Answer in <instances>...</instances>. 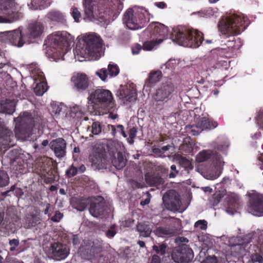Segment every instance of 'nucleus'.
<instances>
[{"label": "nucleus", "instance_id": "obj_1", "mask_svg": "<svg viewBox=\"0 0 263 263\" xmlns=\"http://www.w3.org/2000/svg\"><path fill=\"white\" fill-rule=\"evenodd\" d=\"M152 34L162 41L168 37L179 45L191 48L198 47L203 41V34L194 29L176 28L170 32L168 28L160 23L151 24L149 26Z\"/></svg>", "mask_w": 263, "mask_h": 263}, {"label": "nucleus", "instance_id": "obj_2", "mask_svg": "<svg viewBox=\"0 0 263 263\" xmlns=\"http://www.w3.org/2000/svg\"><path fill=\"white\" fill-rule=\"evenodd\" d=\"M84 11L88 18L95 17L94 9L97 7L100 13L118 15L122 10L124 0H84Z\"/></svg>", "mask_w": 263, "mask_h": 263}, {"label": "nucleus", "instance_id": "obj_3", "mask_svg": "<svg viewBox=\"0 0 263 263\" xmlns=\"http://www.w3.org/2000/svg\"><path fill=\"white\" fill-rule=\"evenodd\" d=\"M247 18L241 15L232 14L219 21L218 28L225 37L235 36L243 32L248 26Z\"/></svg>", "mask_w": 263, "mask_h": 263}, {"label": "nucleus", "instance_id": "obj_4", "mask_svg": "<svg viewBox=\"0 0 263 263\" xmlns=\"http://www.w3.org/2000/svg\"><path fill=\"white\" fill-rule=\"evenodd\" d=\"M73 39L70 34L64 31H56L49 35L44 41L47 51L52 53H66L70 49Z\"/></svg>", "mask_w": 263, "mask_h": 263}, {"label": "nucleus", "instance_id": "obj_5", "mask_svg": "<svg viewBox=\"0 0 263 263\" xmlns=\"http://www.w3.org/2000/svg\"><path fill=\"white\" fill-rule=\"evenodd\" d=\"M148 11L143 7L134 6L126 10L124 14L123 22L131 30L141 29L149 21Z\"/></svg>", "mask_w": 263, "mask_h": 263}, {"label": "nucleus", "instance_id": "obj_6", "mask_svg": "<svg viewBox=\"0 0 263 263\" xmlns=\"http://www.w3.org/2000/svg\"><path fill=\"white\" fill-rule=\"evenodd\" d=\"M34 173L38 175V181L41 184H50L55 180L57 171L47 157H41L34 163Z\"/></svg>", "mask_w": 263, "mask_h": 263}, {"label": "nucleus", "instance_id": "obj_7", "mask_svg": "<svg viewBox=\"0 0 263 263\" xmlns=\"http://www.w3.org/2000/svg\"><path fill=\"white\" fill-rule=\"evenodd\" d=\"M84 44L82 47L78 44L74 51L83 58L91 57L96 58L100 54L102 48V40L100 36H97L95 33L87 35L83 40Z\"/></svg>", "mask_w": 263, "mask_h": 263}, {"label": "nucleus", "instance_id": "obj_8", "mask_svg": "<svg viewBox=\"0 0 263 263\" xmlns=\"http://www.w3.org/2000/svg\"><path fill=\"white\" fill-rule=\"evenodd\" d=\"M88 99L92 103H98L106 107H112L113 105V96L112 93L107 89H96L90 93Z\"/></svg>", "mask_w": 263, "mask_h": 263}, {"label": "nucleus", "instance_id": "obj_9", "mask_svg": "<svg viewBox=\"0 0 263 263\" xmlns=\"http://www.w3.org/2000/svg\"><path fill=\"white\" fill-rule=\"evenodd\" d=\"M172 259L177 263H189L194 258L192 249L186 244L174 248L171 254Z\"/></svg>", "mask_w": 263, "mask_h": 263}, {"label": "nucleus", "instance_id": "obj_10", "mask_svg": "<svg viewBox=\"0 0 263 263\" xmlns=\"http://www.w3.org/2000/svg\"><path fill=\"white\" fill-rule=\"evenodd\" d=\"M89 160L91 166L96 169L106 168L108 161L105 149L102 147H95L92 153L89 156Z\"/></svg>", "mask_w": 263, "mask_h": 263}, {"label": "nucleus", "instance_id": "obj_11", "mask_svg": "<svg viewBox=\"0 0 263 263\" xmlns=\"http://www.w3.org/2000/svg\"><path fill=\"white\" fill-rule=\"evenodd\" d=\"M163 200L168 209L172 211L182 212L184 209H181L182 204L180 196L174 190H170L163 196Z\"/></svg>", "mask_w": 263, "mask_h": 263}, {"label": "nucleus", "instance_id": "obj_12", "mask_svg": "<svg viewBox=\"0 0 263 263\" xmlns=\"http://www.w3.org/2000/svg\"><path fill=\"white\" fill-rule=\"evenodd\" d=\"M34 93L39 96H42L48 90V86L44 73L34 63Z\"/></svg>", "mask_w": 263, "mask_h": 263}, {"label": "nucleus", "instance_id": "obj_13", "mask_svg": "<svg viewBox=\"0 0 263 263\" xmlns=\"http://www.w3.org/2000/svg\"><path fill=\"white\" fill-rule=\"evenodd\" d=\"M101 250V245L98 241H91L90 240H84L79 248V252L81 255L88 259H91L96 254L100 253Z\"/></svg>", "mask_w": 263, "mask_h": 263}, {"label": "nucleus", "instance_id": "obj_14", "mask_svg": "<svg viewBox=\"0 0 263 263\" xmlns=\"http://www.w3.org/2000/svg\"><path fill=\"white\" fill-rule=\"evenodd\" d=\"M174 90V85L172 82L162 83L156 90L154 99L157 102L167 101L172 97Z\"/></svg>", "mask_w": 263, "mask_h": 263}, {"label": "nucleus", "instance_id": "obj_15", "mask_svg": "<svg viewBox=\"0 0 263 263\" xmlns=\"http://www.w3.org/2000/svg\"><path fill=\"white\" fill-rule=\"evenodd\" d=\"M248 210L254 215H263V196L259 195H252L250 196L248 204Z\"/></svg>", "mask_w": 263, "mask_h": 263}, {"label": "nucleus", "instance_id": "obj_16", "mask_svg": "<svg viewBox=\"0 0 263 263\" xmlns=\"http://www.w3.org/2000/svg\"><path fill=\"white\" fill-rule=\"evenodd\" d=\"M52 257L57 260L65 259L69 254V249L65 244L59 242L51 243L50 247Z\"/></svg>", "mask_w": 263, "mask_h": 263}, {"label": "nucleus", "instance_id": "obj_17", "mask_svg": "<svg viewBox=\"0 0 263 263\" xmlns=\"http://www.w3.org/2000/svg\"><path fill=\"white\" fill-rule=\"evenodd\" d=\"M71 81L74 88L78 91L82 92L86 90L89 84L88 77L85 73H77L72 76Z\"/></svg>", "mask_w": 263, "mask_h": 263}, {"label": "nucleus", "instance_id": "obj_18", "mask_svg": "<svg viewBox=\"0 0 263 263\" xmlns=\"http://www.w3.org/2000/svg\"><path fill=\"white\" fill-rule=\"evenodd\" d=\"M49 146L57 158L61 159L66 155V142L63 138H59L52 140Z\"/></svg>", "mask_w": 263, "mask_h": 263}, {"label": "nucleus", "instance_id": "obj_19", "mask_svg": "<svg viewBox=\"0 0 263 263\" xmlns=\"http://www.w3.org/2000/svg\"><path fill=\"white\" fill-rule=\"evenodd\" d=\"M218 123L212 118L208 116L201 118L196 124L195 127L199 128L201 131L204 130H211L217 127Z\"/></svg>", "mask_w": 263, "mask_h": 263}, {"label": "nucleus", "instance_id": "obj_20", "mask_svg": "<svg viewBox=\"0 0 263 263\" xmlns=\"http://www.w3.org/2000/svg\"><path fill=\"white\" fill-rule=\"evenodd\" d=\"M119 73V68L116 64H109L108 68H102L96 72V74L103 81H105L108 75L110 77L117 76Z\"/></svg>", "mask_w": 263, "mask_h": 263}, {"label": "nucleus", "instance_id": "obj_21", "mask_svg": "<svg viewBox=\"0 0 263 263\" xmlns=\"http://www.w3.org/2000/svg\"><path fill=\"white\" fill-rule=\"evenodd\" d=\"M89 203V198L84 197H72L70 200L72 207L79 211H83Z\"/></svg>", "mask_w": 263, "mask_h": 263}, {"label": "nucleus", "instance_id": "obj_22", "mask_svg": "<svg viewBox=\"0 0 263 263\" xmlns=\"http://www.w3.org/2000/svg\"><path fill=\"white\" fill-rule=\"evenodd\" d=\"M118 95L120 99L129 102L135 101L137 98L136 90L134 88L120 90Z\"/></svg>", "mask_w": 263, "mask_h": 263}, {"label": "nucleus", "instance_id": "obj_23", "mask_svg": "<svg viewBox=\"0 0 263 263\" xmlns=\"http://www.w3.org/2000/svg\"><path fill=\"white\" fill-rule=\"evenodd\" d=\"M9 40L13 45L18 47H22L24 44L22 38V31L20 29L8 32Z\"/></svg>", "mask_w": 263, "mask_h": 263}, {"label": "nucleus", "instance_id": "obj_24", "mask_svg": "<svg viewBox=\"0 0 263 263\" xmlns=\"http://www.w3.org/2000/svg\"><path fill=\"white\" fill-rule=\"evenodd\" d=\"M89 211L90 214L94 217H98L103 215L105 211V204L103 202H90Z\"/></svg>", "mask_w": 263, "mask_h": 263}, {"label": "nucleus", "instance_id": "obj_25", "mask_svg": "<svg viewBox=\"0 0 263 263\" xmlns=\"http://www.w3.org/2000/svg\"><path fill=\"white\" fill-rule=\"evenodd\" d=\"M145 180L146 183L151 186L160 185L163 182V179L159 175L149 172L145 174Z\"/></svg>", "mask_w": 263, "mask_h": 263}, {"label": "nucleus", "instance_id": "obj_26", "mask_svg": "<svg viewBox=\"0 0 263 263\" xmlns=\"http://www.w3.org/2000/svg\"><path fill=\"white\" fill-rule=\"evenodd\" d=\"M46 29L45 25L42 22H34V40L41 41L44 36Z\"/></svg>", "mask_w": 263, "mask_h": 263}, {"label": "nucleus", "instance_id": "obj_27", "mask_svg": "<svg viewBox=\"0 0 263 263\" xmlns=\"http://www.w3.org/2000/svg\"><path fill=\"white\" fill-rule=\"evenodd\" d=\"M162 77V72L160 70L152 71L146 80L145 83L149 87L159 82Z\"/></svg>", "mask_w": 263, "mask_h": 263}, {"label": "nucleus", "instance_id": "obj_28", "mask_svg": "<svg viewBox=\"0 0 263 263\" xmlns=\"http://www.w3.org/2000/svg\"><path fill=\"white\" fill-rule=\"evenodd\" d=\"M111 163L116 168L120 170L122 169L125 166L126 159L124 158L122 153H118L117 154V157L114 156L112 159Z\"/></svg>", "mask_w": 263, "mask_h": 263}, {"label": "nucleus", "instance_id": "obj_29", "mask_svg": "<svg viewBox=\"0 0 263 263\" xmlns=\"http://www.w3.org/2000/svg\"><path fill=\"white\" fill-rule=\"evenodd\" d=\"M47 17L51 21L63 23L65 21L63 14L59 11L51 10L47 14Z\"/></svg>", "mask_w": 263, "mask_h": 263}, {"label": "nucleus", "instance_id": "obj_30", "mask_svg": "<svg viewBox=\"0 0 263 263\" xmlns=\"http://www.w3.org/2000/svg\"><path fill=\"white\" fill-rule=\"evenodd\" d=\"M137 230L140 235L144 237H149L152 232L150 226L145 222L139 223L137 226Z\"/></svg>", "mask_w": 263, "mask_h": 263}, {"label": "nucleus", "instance_id": "obj_31", "mask_svg": "<svg viewBox=\"0 0 263 263\" xmlns=\"http://www.w3.org/2000/svg\"><path fill=\"white\" fill-rule=\"evenodd\" d=\"M177 160L179 164L182 167L184 168V170L186 171L187 173L192 170L194 166L191 162V161L187 159L186 157L182 156H178Z\"/></svg>", "mask_w": 263, "mask_h": 263}, {"label": "nucleus", "instance_id": "obj_32", "mask_svg": "<svg viewBox=\"0 0 263 263\" xmlns=\"http://www.w3.org/2000/svg\"><path fill=\"white\" fill-rule=\"evenodd\" d=\"M0 112H5L9 114L12 113L14 110V103L11 101H7L1 104Z\"/></svg>", "mask_w": 263, "mask_h": 263}, {"label": "nucleus", "instance_id": "obj_33", "mask_svg": "<svg viewBox=\"0 0 263 263\" xmlns=\"http://www.w3.org/2000/svg\"><path fill=\"white\" fill-rule=\"evenodd\" d=\"M173 230L169 228L159 227L156 229L155 233L159 237L172 234Z\"/></svg>", "mask_w": 263, "mask_h": 263}, {"label": "nucleus", "instance_id": "obj_34", "mask_svg": "<svg viewBox=\"0 0 263 263\" xmlns=\"http://www.w3.org/2000/svg\"><path fill=\"white\" fill-rule=\"evenodd\" d=\"M87 131H90L93 135H97L102 131V126L99 121L93 122L91 126L87 127Z\"/></svg>", "mask_w": 263, "mask_h": 263}, {"label": "nucleus", "instance_id": "obj_35", "mask_svg": "<svg viewBox=\"0 0 263 263\" xmlns=\"http://www.w3.org/2000/svg\"><path fill=\"white\" fill-rule=\"evenodd\" d=\"M162 42V39H156L149 41L145 42L143 44V49L144 50H151L156 45L161 43Z\"/></svg>", "mask_w": 263, "mask_h": 263}, {"label": "nucleus", "instance_id": "obj_36", "mask_svg": "<svg viewBox=\"0 0 263 263\" xmlns=\"http://www.w3.org/2000/svg\"><path fill=\"white\" fill-rule=\"evenodd\" d=\"M48 0H34V10H43L49 6Z\"/></svg>", "mask_w": 263, "mask_h": 263}, {"label": "nucleus", "instance_id": "obj_37", "mask_svg": "<svg viewBox=\"0 0 263 263\" xmlns=\"http://www.w3.org/2000/svg\"><path fill=\"white\" fill-rule=\"evenodd\" d=\"M28 116L29 114L28 112H24L23 115H21L20 117L15 119V130L16 134H18L20 132V126L21 125V123L26 122V119Z\"/></svg>", "mask_w": 263, "mask_h": 263}, {"label": "nucleus", "instance_id": "obj_38", "mask_svg": "<svg viewBox=\"0 0 263 263\" xmlns=\"http://www.w3.org/2000/svg\"><path fill=\"white\" fill-rule=\"evenodd\" d=\"M228 48L231 50H236L240 48L241 46V42L239 39L238 40H233L232 41H228L227 43L226 44Z\"/></svg>", "mask_w": 263, "mask_h": 263}, {"label": "nucleus", "instance_id": "obj_39", "mask_svg": "<svg viewBox=\"0 0 263 263\" xmlns=\"http://www.w3.org/2000/svg\"><path fill=\"white\" fill-rule=\"evenodd\" d=\"M211 157V155L206 151L200 152L196 156V161L198 162H203L209 160Z\"/></svg>", "mask_w": 263, "mask_h": 263}, {"label": "nucleus", "instance_id": "obj_40", "mask_svg": "<svg viewBox=\"0 0 263 263\" xmlns=\"http://www.w3.org/2000/svg\"><path fill=\"white\" fill-rule=\"evenodd\" d=\"M13 0H0V10L4 11L12 8Z\"/></svg>", "mask_w": 263, "mask_h": 263}, {"label": "nucleus", "instance_id": "obj_41", "mask_svg": "<svg viewBox=\"0 0 263 263\" xmlns=\"http://www.w3.org/2000/svg\"><path fill=\"white\" fill-rule=\"evenodd\" d=\"M230 62L225 60H218L214 65L215 68L227 69L229 67Z\"/></svg>", "mask_w": 263, "mask_h": 263}, {"label": "nucleus", "instance_id": "obj_42", "mask_svg": "<svg viewBox=\"0 0 263 263\" xmlns=\"http://www.w3.org/2000/svg\"><path fill=\"white\" fill-rule=\"evenodd\" d=\"M166 247H167L166 244L163 243L158 246L154 245L153 247V249L157 254H160L161 255H164L166 252Z\"/></svg>", "mask_w": 263, "mask_h": 263}, {"label": "nucleus", "instance_id": "obj_43", "mask_svg": "<svg viewBox=\"0 0 263 263\" xmlns=\"http://www.w3.org/2000/svg\"><path fill=\"white\" fill-rule=\"evenodd\" d=\"M51 111L55 115L59 114L62 110V104L53 101L50 104Z\"/></svg>", "mask_w": 263, "mask_h": 263}, {"label": "nucleus", "instance_id": "obj_44", "mask_svg": "<svg viewBox=\"0 0 263 263\" xmlns=\"http://www.w3.org/2000/svg\"><path fill=\"white\" fill-rule=\"evenodd\" d=\"M9 178L7 174L4 171H0V186H4L9 183Z\"/></svg>", "mask_w": 263, "mask_h": 263}, {"label": "nucleus", "instance_id": "obj_45", "mask_svg": "<svg viewBox=\"0 0 263 263\" xmlns=\"http://www.w3.org/2000/svg\"><path fill=\"white\" fill-rule=\"evenodd\" d=\"M224 194L220 191H216L215 193L213 195V201L214 205H217L223 197Z\"/></svg>", "mask_w": 263, "mask_h": 263}, {"label": "nucleus", "instance_id": "obj_46", "mask_svg": "<svg viewBox=\"0 0 263 263\" xmlns=\"http://www.w3.org/2000/svg\"><path fill=\"white\" fill-rule=\"evenodd\" d=\"M137 130L136 127H132L129 130V138H127V141L129 144H133L134 142V139L136 136Z\"/></svg>", "mask_w": 263, "mask_h": 263}, {"label": "nucleus", "instance_id": "obj_47", "mask_svg": "<svg viewBox=\"0 0 263 263\" xmlns=\"http://www.w3.org/2000/svg\"><path fill=\"white\" fill-rule=\"evenodd\" d=\"M78 173V168L73 165H71L66 171V175L68 177H71L76 175Z\"/></svg>", "mask_w": 263, "mask_h": 263}, {"label": "nucleus", "instance_id": "obj_48", "mask_svg": "<svg viewBox=\"0 0 263 263\" xmlns=\"http://www.w3.org/2000/svg\"><path fill=\"white\" fill-rule=\"evenodd\" d=\"M208 222L205 220H199L195 223L194 227L199 228L201 230H205L208 227Z\"/></svg>", "mask_w": 263, "mask_h": 263}, {"label": "nucleus", "instance_id": "obj_49", "mask_svg": "<svg viewBox=\"0 0 263 263\" xmlns=\"http://www.w3.org/2000/svg\"><path fill=\"white\" fill-rule=\"evenodd\" d=\"M71 14L75 22H79V18L81 16V13L80 11L78 10V9L77 8H71Z\"/></svg>", "mask_w": 263, "mask_h": 263}, {"label": "nucleus", "instance_id": "obj_50", "mask_svg": "<svg viewBox=\"0 0 263 263\" xmlns=\"http://www.w3.org/2000/svg\"><path fill=\"white\" fill-rule=\"evenodd\" d=\"M251 259L256 263H263V257L257 253H253L251 255Z\"/></svg>", "mask_w": 263, "mask_h": 263}, {"label": "nucleus", "instance_id": "obj_51", "mask_svg": "<svg viewBox=\"0 0 263 263\" xmlns=\"http://www.w3.org/2000/svg\"><path fill=\"white\" fill-rule=\"evenodd\" d=\"M63 217L62 213L59 211H56L54 215L51 218V220L53 222H59Z\"/></svg>", "mask_w": 263, "mask_h": 263}, {"label": "nucleus", "instance_id": "obj_52", "mask_svg": "<svg viewBox=\"0 0 263 263\" xmlns=\"http://www.w3.org/2000/svg\"><path fill=\"white\" fill-rule=\"evenodd\" d=\"M182 149L185 153H190L193 151L192 144L190 142L189 143H184L182 145Z\"/></svg>", "mask_w": 263, "mask_h": 263}, {"label": "nucleus", "instance_id": "obj_53", "mask_svg": "<svg viewBox=\"0 0 263 263\" xmlns=\"http://www.w3.org/2000/svg\"><path fill=\"white\" fill-rule=\"evenodd\" d=\"M9 245L11 246L10 248V250L11 251H14L16 250V247H17L19 245V241L16 239H13L10 240Z\"/></svg>", "mask_w": 263, "mask_h": 263}, {"label": "nucleus", "instance_id": "obj_54", "mask_svg": "<svg viewBox=\"0 0 263 263\" xmlns=\"http://www.w3.org/2000/svg\"><path fill=\"white\" fill-rule=\"evenodd\" d=\"M142 49L143 46L139 44H136L134 47H132V53L133 54H137Z\"/></svg>", "mask_w": 263, "mask_h": 263}, {"label": "nucleus", "instance_id": "obj_55", "mask_svg": "<svg viewBox=\"0 0 263 263\" xmlns=\"http://www.w3.org/2000/svg\"><path fill=\"white\" fill-rule=\"evenodd\" d=\"M171 172L169 174L170 178H174L175 177L178 173V171L176 169V166L174 164L171 165Z\"/></svg>", "mask_w": 263, "mask_h": 263}, {"label": "nucleus", "instance_id": "obj_56", "mask_svg": "<svg viewBox=\"0 0 263 263\" xmlns=\"http://www.w3.org/2000/svg\"><path fill=\"white\" fill-rule=\"evenodd\" d=\"M81 115L82 112L78 110V107L74 108L71 112V116L73 118L77 117L78 118L81 116Z\"/></svg>", "mask_w": 263, "mask_h": 263}, {"label": "nucleus", "instance_id": "obj_57", "mask_svg": "<svg viewBox=\"0 0 263 263\" xmlns=\"http://www.w3.org/2000/svg\"><path fill=\"white\" fill-rule=\"evenodd\" d=\"M116 234V231L114 230V227H111L110 229H109L106 232V236L108 238H112Z\"/></svg>", "mask_w": 263, "mask_h": 263}, {"label": "nucleus", "instance_id": "obj_58", "mask_svg": "<svg viewBox=\"0 0 263 263\" xmlns=\"http://www.w3.org/2000/svg\"><path fill=\"white\" fill-rule=\"evenodd\" d=\"M150 263H161V258L157 255H153Z\"/></svg>", "mask_w": 263, "mask_h": 263}, {"label": "nucleus", "instance_id": "obj_59", "mask_svg": "<svg viewBox=\"0 0 263 263\" xmlns=\"http://www.w3.org/2000/svg\"><path fill=\"white\" fill-rule=\"evenodd\" d=\"M108 128L111 131V134L112 136L115 137L116 134L117 126L112 125H108Z\"/></svg>", "mask_w": 263, "mask_h": 263}, {"label": "nucleus", "instance_id": "obj_60", "mask_svg": "<svg viewBox=\"0 0 263 263\" xmlns=\"http://www.w3.org/2000/svg\"><path fill=\"white\" fill-rule=\"evenodd\" d=\"M152 152L159 156H161L163 154L161 148H159L158 147H153L152 148Z\"/></svg>", "mask_w": 263, "mask_h": 263}, {"label": "nucleus", "instance_id": "obj_61", "mask_svg": "<svg viewBox=\"0 0 263 263\" xmlns=\"http://www.w3.org/2000/svg\"><path fill=\"white\" fill-rule=\"evenodd\" d=\"M14 21L13 20L7 18L0 16V23H10Z\"/></svg>", "mask_w": 263, "mask_h": 263}, {"label": "nucleus", "instance_id": "obj_62", "mask_svg": "<svg viewBox=\"0 0 263 263\" xmlns=\"http://www.w3.org/2000/svg\"><path fill=\"white\" fill-rule=\"evenodd\" d=\"M155 5L160 9H164L166 7V4L164 2H156Z\"/></svg>", "mask_w": 263, "mask_h": 263}, {"label": "nucleus", "instance_id": "obj_63", "mask_svg": "<svg viewBox=\"0 0 263 263\" xmlns=\"http://www.w3.org/2000/svg\"><path fill=\"white\" fill-rule=\"evenodd\" d=\"M72 241L73 245H77L79 244L80 242V240L78 236L77 235H73Z\"/></svg>", "mask_w": 263, "mask_h": 263}, {"label": "nucleus", "instance_id": "obj_64", "mask_svg": "<svg viewBox=\"0 0 263 263\" xmlns=\"http://www.w3.org/2000/svg\"><path fill=\"white\" fill-rule=\"evenodd\" d=\"M259 165L261 170H263V154L258 158Z\"/></svg>", "mask_w": 263, "mask_h": 263}]
</instances>
